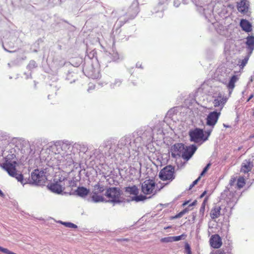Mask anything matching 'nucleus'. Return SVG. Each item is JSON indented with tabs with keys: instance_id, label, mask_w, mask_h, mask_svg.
I'll list each match as a JSON object with an SVG mask.
<instances>
[{
	"instance_id": "nucleus-15",
	"label": "nucleus",
	"mask_w": 254,
	"mask_h": 254,
	"mask_svg": "<svg viewBox=\"0 0 254 254\" xmlns=\"http://www.w3.org/2000/svg\"><path fill=\"white\" fill-rule=\"evenodd\" d=\"M210 246L215 249L219 248L222 245L221 237L217 234L211 236L209 240Z\"/></svg>"
},
{
	"instance_id": "nucleus-18",
	"label": "nucleus",
	"mask_w": 254,
	"mask_h": 254,
	"mask_svg": "<svg viewBox=\"0 0 254 254\" xmlns=\"http://www.w3.org/2000/svg\"><path fill=\"white\" fill-rule=\"evenodd\" d=\"M249 1L247 0H241L238 3L237 8L239 11L242 13H246L248 10Z\"/></svg>"
},
{
	"instance_id": "nucleus-33",
	"label": "nucleus",
	"mask_w": 254,
	"mask_h": 254,
	"mask_svg": "<svg viewBox=\"0 0 254 254\" xmlns=\"http://www.w3.org/2000/svg\"><path fill=\"white\" fill-rule=\"evenodd\" d=\"M36 66V63L34 61H30L27 66L28 68L29 69L35 67Z\"/></svg>"
},
{
	"instance_id": "nucleus-40",
	"label": "nucleus",
	"mask_w": 254,
	"mask_h": 254,
	"mask_svg": "<svg viewBox=\"0 0 254 254\" xmlns=\"http://www.w3.org/2000/svg\"><path fill=\"white\" fill-rule=\"evenodd\" d=\"M206 191H204V192H203L201 194V195H200V197L201 198V197H203V196L205 195V194H206Z\"/></svg>"
},
{
	"instance_id": "nucleus-47",
	"label": "nucleus",
	"mask_w": 254,
	"mask_h": 254,
	"mask_svg": "<svg viewBox=\"0 0 254 254\" xmlns=\"http://www.w3.org/2000/svg\"><path fill=\"white\" fill-rule=\"evenodd\" d=\"M223 126H224V127H229V126H227V125H226L225 124H223Z\"/></svg>"
},
{
	"instance_id": "nucleus-4",
	"label": "nucleus",
	"mask_w": 254,
	"mask_h": 254,
	"mask_svg": "<svg viewBox=\"0 0 254 254\" xmlns=\"http://www.w3.org/2000/svg\"><path fill=\"white\" fill-rule=\"evenodd\" d=\"M14 154H9L5 157V161L3 164V168L8 174L13 177L15 178L18 182L23 183V175L18 174L16 170V166L17 164Z\"/></svg>"
},
{
	"instance_id": "nucleus-3",
	"label": "nucleus",
	"mask_w": 254,
	"mask_h": 254,
	"mask_svg": "<svg viewBox=\"0 0 254 254\" xmlns=\"http://www.w3.org/2000/svg\"><path fill=\"white\" fill-rule=\"evenodd\" d=\"M196 150V147L192 145L185 146L183 143H176L171 148L170 152L173 158L182 157L184 159L188 160Z\"/></svg>"
},
{
	"instance_id": "nucleus-37",
	"label": "nucleus",
	"mask_w": 254,
	"mask_h": 254,
	"mask_svg": "<svg viewBox=\"0 0 254 254\" xmlns=\"http://www.w3.org/2000/svg\"><path fill=\"white\" fill-rule=\"evenodd\" d=\"M216 254H231L230 253H225L223 250H219L216 251Z\"/></svg>"
},
{
	"instance_id": "nucleus-29",
	"label": "nucleus",
	"mask_w": 254,
	"mask_h": 254,
	"mask_svg": "<svg viewBox=\"0 0 254 254\" xmlns=\"http://www.w3.org/2000/svg\"><path fill=\"white\" fill-rule=\"evenodd\" d=\"M0 251L5 254H16L10 251L7 249L2 248L0 246Z\"/></svg>"
},
{
	"instance_id": "nucleus-38",
	"label": "nucleus",
	"mask_w": 254,
	"mask_h": 254,
	"mask_svg": "<svg viewBox=\"0 0 254 254\" xmlns=\"http://www.w3.org/2000/svg\"><path fill=\"white\" fill-rule=\"evenodd\" d=\"M174 6H175L176 7H178L179 5H180V2L179 1H177V0H175L174 2Z\"/></svg>"
},
{
	"instance_id": "nucleus-20",
	"label": "nucleus",
	"mask_w": 254,
	"mask_h": 254,
	"mask_svg": "<svg viewBox=\"0 0 254 254\" xmlns=\"http://www.w3.org/2000/svg\"><path fill=\"white\" fill-rule=\"evenodd\" d=\"M130 143V138L129 136H125L122 137L119 141L118 146L121 149H123Z\"/></svg>"
},
{
	"instance_id": "nucleus-6",
	"label": "nucleus",
	"mask_w": 254,
	"mask_h": 254,
	"mask_svg": "<svg viewBox=\"0 0 254 254\" xmlns=\"http://www.w3.org/2000/svg\"><path fill=\"white\" fill-rule=\"evenodd\" d=\"M159 190L155 182L152 180H147L141 184V191L145 194H155Z\"/></svg>"
},
{
	"instance_id": "nucleus-16",
	"label": "nucleus",
	"mask_w": 254,
	"mask_h": 254,
	"mask_svg": "<svg viewBox=\"0 0 254 254\" xmlns=\"http://www.w3.org/2000/svg\"><path fill=\"white\" fill-rule=\"evenodd\" d=\"M97 190V191L94 192V194L92 196V200L94 202H99L104 201V197L101 195H99L97 194L98 192H102L103 189L102 187L98 185H96L94 186V190Z\"/></svg>"
},
{
	"instance_id": "nucleus-34",
	"label": "nucleus",
	"mask_w": 254,
	"mask_h": 254,
	"mask_svg": "<svg viewBox=\"0 0 254 254\" xmlns=\"http://www.w3.org/2000/svg\"><path fill=\"white\" fill-rule=\"evenodd\" d=\"M185 250L187 254H192L191 252L190 247L189 244L186 243L185 244Z\"/></svg>"
},
{
	"instance_id": "nucleus-32",
	"label": "nucleus",
	"mask_w": 254,
	"mask_h": 254,
	"mask_svg": "<svg viewBox=\"0 0 254 254\" xmlns=\"http://www.w3.org/2000/svg\"><path fill=\"white\" fill-rule=\"evenodd\" d=\"M211 166V164L210 163H208L205 167V168L203 169L202 172H201V173L200 174V176L201 177L202 176H203L205 173L207 171V170H208V169L209 168L210 166Z\"/></svg>"
},
{
	"instance_id": "nucleus-13",
	"label": "nucleus",
	"mask_w": 254,
	"mask_h": 254,
	"mask_svg": "<svg viewBox=\"0 0 254 254\" xmlns=\"http://www.w3.org/2000/svg\"><path fill=\"white\" fill-rule=\"evenodd\" d=\"M220 114V112L213 111L207 115L206 124V125L210 127V128H212V130L216 124Z\"/></svg>"
},
{
	"instance_id": "nucleus-25",
	"label": "nucleus",
	"mask_w": 254,
	"mask_h": 254,
	"mask_svg": "<svg viewBox=\"0 0 254 254\" xmlns=\"http://www.w3.org/2000/svg\"><path fill=\"white\" fill-rule=\"evenodd\" d=\"M58 222L68 228H71L74 229L77 228V226L75 224L72 223L71 222H63L62 221H59Z\"/></svg>"
},
{
	"instance_id": "nucleus-24",
	"label": "nucleus",
	"mask_w": 254,
	"mask_h": 254,
	"mask_svg": "<svg viewBox=\"0 0 254 254\" xmlns=\"http://www.w3.org/2000/svg\"><path fill=\"white\" fill-rule=\"evenodd\" d=\"M250 55H251L249 54L248 55L245 57L244 59L239 62V66L241 68H243V67L246 65Z\"/></svg>"
},
{
	"instance_id": "nucleus-50",
	"label": "nucleus",
	"mask_w": 254,
	"mask_h": 254,
	"mask_svg": "<svg viewBox=\"0 0 254 254\" xmlns=\"http://www.w3.org/2000/svg\"><path fill=\"white\" fill-rule=\"evenodd\" d=\"M251 138H254V134L253 135H252V136H251Z\"/></svg>"
},
{
	"instance_id": "nucleus-44",
	"label": "nucleus",
	"mask_w": 254,
	"mask_h": 254,
	"mask_svg": "<svg viewBox=\"0 0 254 254\" xmlns=\"http://www.w3.org/2000/svg\"><path fill=\"white\" fill-rule=\"evenodd\" d=\"M204 202H203V206H202L201 207V208H200V211L203 210V209H204Z\"/></svg>"
},
{
	"instance_id": "nucleus-9",
	"label": "nucleus",
	"mask_w": 254,
	"mask_h": 254,
	"mask_svg": "<svg viewBox=\"0 0 254 254\" xmlns=\"http://www.w3.org/2000/svg\"><path fill=\"white\" fill-rule=\"evenodd\" d=\"M31 179L32 183L40 185L45 182L46 178L44 171L36 169L31 173Z\"/></svg>"
},
{
	"instance_id": "nucleus-27",
	"label": "nucleus",
	"mask_w": 254,
	"mask_h": 254,
	"mask_svg": "<svg viewBox=\"0 0 254 254\" xmlns=\"http://www.w3.org/2000/svg\"><path fill=\"white\" fill-rule=\"evenodd\" d=\"M121 83L122 82L120 80L116 79L114 82L110 84V87L113 89L116 88V87L120 86Z\"/></svg>"
},
{
	"instance_id": "nucleus-35",
	"label": "nucleus",
	"mask_w": 254,
	"mask_h": 254,
	"mask_svg": "<svg viewBox=\"0 0 254 254\" xmlns=\"http://www.w3.org/2000/svg\"><path fill=\"white\" fill-rule=\"evenodd\" d=\"M201 177L199 176L196 180L193 182V183L190 185V189H191L193 186L197 184L198 181L200 180Z\"/></svg>"
},
{
	"instance_id": "nucleus-42",
	"label": "nucleus",
	"mask_w": 254,
	"mask_h": 254,
	"mask_svg": "<svg viewBox=\"0 0 254 254\" xmlns=\"http://www.w3.org/2000/svg\"><path fill=\"white\" fill-rule=\"evenodd\" d=\"M254 95L253 94L251 95V96L249 97L248 101H250L253 97Z\"/></svg>"
},
{
	"instance_id": "nucleus-2",
	"label": "nucleus",
	"mask_w": 254,
	"mask_h": 254,
	"mask_svg": "<svg viewBox=\"0 0 254 254\" xmlns=\"http://www.w3.org/2000/svg\"><path fill=\"white\" fill-rule=\"evenodd\" d=\"M239 79V76L238 75H233L231 76L230 77L229 81H227L226 78H219L220 81L224 84L228 89L229 96L227 97L226 96H224L222 93H219L218 95L214 97L213 104L215 107L218 108V112H221V111L227 102L228 98L231 96L235 87V83Z\"/></svg>"
},
{
	"instance_id": "nucleus-5",
	"label": "nucleus",
	"mask_w": 254,
	"mask_h": 254,
	"mask_svg": "<svg viewBox=\"0 0 254 254\" xmlns=\"http://www.w3.org/2000/svg\"><path fill=\"white\" fill-rule=\"evenodd\" d=\"M212 132V128L207 129L204 132L202 129L196 128L190 130L189 136L191 141L202 143L206 141Z\"/></svg>"
},
{
	"instance_id": "nucleus-26",
	"label": "nucleus",
	"mask_w": 254,
	"mask_h": 254,
	"mask_svg": "<svg viewBox=\"0 0 254 254\" xmlns=\"http://www.w3.org/2000/svg\"><path fill=\"white\" fill-rule=\"evenodd\" d=\"M245 184V179L241 177H240L237 181V185L238 188L241 189L244 187Z\"/></svg>"
},
{
	"instance_id": "nucleus-22",
	"label": "nucleus",
	"mask_w": 254,
	"mask_h": 254,
	"mask_svg": "<svg viewBox=\"0 0 254 254\" xmlns=\"http://www.w3.org/2000/svg\"><path fill=\"white\" fill-rule=\"evenodd\" d=\"M75 192L78 196L85 197L88 194L89 190L84 187H78Z\"/></svg>"
},
{
	"instance_id": "nucleus-10",
	"label": "nucleus",
	"mask_w": 254,
	"mask_h": 254,
	"mask_svg": "<svg viewBox=\"0 0 254 254\" xmlns=\"http://www.w3.org/2000/svg\"><path fill=\"white\" fill-rule=\"evenodd\" d=\"M174 169L171 166H167L161 170L160 178L163 181L172 180L174 179Z\"/></svg>"
},
{
	"instance_id": "nucleus-28",
	"label": "nucleus",
	"mask_w": 254,
	"mask_h": 254,
	"mask_svg": "<svg viewBox=\"0 0 254 254\" xmlns=\"http://www.w3.org/2000/svg\"><path fill=\"white\" fill-rule=\"evenodd\" d=\"M186 237V235L185 234H182L180 236H172L173 237V241L176 242L179 241L182 239H184Z\"/></svg>"
},
{
	"instance_id": "nucleus-19",
	"label": "nucleus",
	"mask_w": 254,
	"mask_h": 254,
	"mask_svg": "<svg viewBox=\"0 0 254 254\" xmlns=\"http://www.w3.org/2000/svg\"><path fill=\"white\" fill-rule=\"evenodd\" d=\"M247 48L249 54L251 55L253 50H254V36H248L246 38Z\"/></svg>"
},
{
	"instance_id": "nucleus-46",
	"label": "nucleus",
	"mask_w": 254,
	"mask_h": 254,
	"mask_svg": "<svg viewBox=\"0 0 254 254\" xmlns=\"http://www.w3.org/2000/svg\"><path fill=\"white\" fill-rule=\"evenodd\" d=\"M3 46V48H4V50H5V51H7V52H12L11 51H8L7 49H6L4 48V45H3V46Z\"/></svg>"
},
{
	"instance_id": "nucleus-30",
	"label": "nucleus",
	"mask_w": 254,
	"mask_h": 254,
	"mask_svg": "<svg viewBox=\"0 0 254 254\" xmlns=\"http://www.w3.org/2000/svg\"><path fill=\"white\" fill-rule=\"evenodd\" d=\"M161 242H165V243H168V242H172L173 241V237H165L162 238L161 239Z\"/></svg>"
},
{
	"instance_id": "nucleus-45",
	"label": "nucleus",
	"mask_w": 254,
	"mask_h": 254,
	"mask_svg": "<svg viewBox=\"0 0 254 254\" xmlns=\"http://www.w3.org/2000/svg\"><path fill=\"white\" fill-rule=\"evenodd\" d=\"M194 204H195V202H192L191 204H190L189 206V207H190V206H192L194 205Z\"/></svg>"
},
{
	"instance_id": "nucleus-21",
	"label": "nucleus",
	"mask_w": 254,
	"mask_h": 254,
	"mask_svg": "<svg viewBox=\"0 0 254 254\" xmlns=\"http://www.w3.org/2000/svg\"><path fill=\"white\" fill-rule=\"evenodd\" d=\"M240 26L242 29L246 32H249L252 31V25L251 23L247 20H241L240 22Z\"/></svg>"
},
{
	"instance_id": "nucleus-1",
	"label": "nucleus",
	"mask_w": 254,
	"mask_h": 254,
	"mask_svg": "<svg viewBox=\"0 0 254 254\" xmlns=\"http://www.w3.org/2000/svg\"><path fill=\"white\" fill-rule=\"evenodd\" d=\"M72 146L67 142L59 141L51 144L46 152H51V157L48 156L45 160L48 165L53 167H57L59 169H63L70 166L74 162V154L71 153Z\"/></svg>"
},
{
	"instance_id": "nucleus-48",
	"label": "nucleus",
	"mask_w": 254,
	"mask_h": 254,
	"mask_svg": "<svg viewBox=\"0 0 254 254\" xmlns=\"http://www.w3.org/2000/svg\"><path fill=\"white\" fill-rule=\"evenodd\" d=\"M208 20H209L210 22H211L212 24H213V23H214V22H213V21H212L211 20H210V19H208Z\"/></svg>"
},
{
	"instance_id": "nucleus-17",
	"label": "nucleus",
	"mask_w": 254,
	"mask_h": 254,
	"mask_svg": "<svg viewBox=\"0 0 254 254\" xmlns=\"http://www.w3.org/2000/svg\"><path fill=\"white\" fill-rule=\"evenodd\" d=\"M253 167V163L250 159L245 160L242 164L241 172L244 173H248Z\"/></svg>"
},
{
	"instance_id": "nucleus-43",
	"label": "nucleus",
	"mask_w": 254,
	"mask_h": 254,
	"mask_svg": "<svg viewBox=\"0 0 254 254\" xmlns=\"http://www.w3.org/2000/svg\"><path fill=\"white\" fill-rule=\"evenodd\" d=\"M136 66H137V67H140V68H141V64H140L139 63H137V64H136Z\"/></svg>"
},
{
	"instance_id": "nucleus-11",
	"label": "nucleus",
	"mask_w": 254,
	"mask_h": 254,
	"mask_svg": "<svg viewBox=\"0 0 254 254\" xmlns=\"http://www.w3.org/2000/svg\"><path fill=\"white\" fill-rule=\"evenodd\" d=\"M126 192L128 194L134 195V196L131 198V200L136 202L143 201L147 198L145 196L143 195H137L138 189L135 186L126 188Z\"/></svg>"
},
{
	"instance_id": "nucleus-8",
	"label": "nucleus",
	"mask_w": 254,
	"mask_h": 254,
	"mask_svg": "<svg viewBox=\"0 0 254 254\" xmlns=\"http://www.w3.org/2000/svg\"><path fill=\"white\" fill-rule=\"evenodd\" d=\"M65 178L64 177H61L57 179L56 177L54 180V183L50 185L49 188L52 191L57 193H61L65 186L64 181Z\"/></svg>"
},
{
	"instance_id": "nucleus-12",
	"label": "nucleus",
	"mask_w": 254,
	"mask_h": 254,
	"mask_svg": "<svg viewBox=\"0 0 254 254\" xmlns=\"http://www.w3.org/2000/svg\"><path fill=\"white\" fill-rule=\"evenodd\" d=\"M85 74L89 78L97 79L100 76L99 67L98 64L96 67L91 65L89 67H85L83 68Z\"/></svg>"
},
{
	"instance_id": "nucleus-31",
	"label": "nucleus",
	"mask_w": 254,
	"mask_h": 254,
	"mask_svg": "<svg viewBox=\"0 0 254 254\" xmlns=\"http://www.w3.org/2000/svg\"><path fill=\"white\" fill-rule=\"evenodd\" d=\"M187 212H188V209L186 208V209H184L183 210H182V211H181L179 213L177 214L175 216V218H180V217H182Z\"/></svg>"
},
{
	"instance_id": "nucleus-36",
	"label": "nucleus",
	"mask_w": 254,
	"mask_h": 254,
	"mask_svg": "<svg viewBox=\"0 0 254 254\" xmlns=\"http://www.w3.org/2000/svg\"><path fill=\"white\" fill-rule=\"evenodd\" d=\"M114 55L113 56V60L114 61H116L119 59V56L117 53H114Z\"/></svg>"
},
{
	"instance_id": "nucleus-39",
	"label": "nucleus",
	"mask_w": 254,
	"mask_h": 254,
	"mask_svg": "<svg viewBox=\"0 0 254 254\" xmlns=\"http://www.w3.org/2000/svg\"><path fill=\"white\" fill-rule=\"evenodd\" d=\"M166 1L167 0H159V3H163Z\"/></svg>"
},
{
	"instance_id": "nucleus-49",
	"label": "nucleus",
	"mask_w": 254,
	"mask_h": 254,
	"mask_svg": "<svg viewBox=\"0 0 254 254\" xmlns=\"http://www.w3.org/2000/svg\"><path fill=\"white\" fill-rule=\"evenodd\" d=\"M159 16H160V17H162V16H163V14L161 13V15H159Z\"/></svg>"
},
{
	"instance_id": "nucleus-7",
	"label": "nucleus",
	"mask_w": 254,
	"mask_h": 254,
	"mask_svg": "<svg viewBox=\"0 0 254 254\" xmlns=\"http://www.w3.org/2000/svg\"><path fill=\"white\" fill-rule=\"evenodd\" d=\"M105 196L112 202H120L121 191L117 188H110L106 191Z\"/></svg>"
},
{
	"instance_id": "nucleus-23",
	"label": "nucleus",
	"mask_w": 254,
	"mask_h": 254,
	"mask_svg": "<svg viewBox=\"0 0 254 254\" xmlns=\"http://www.w3.org/2000/svg\"><path fill=\"white\" fill-rule=\"evenodd\" d=\"M221 208L220 206H216L214 207L211 212L210 216L212 219L218 218L220 215Z\"/></svg>"
},
{
	"instance_id": "nucleus-41",
	"label": "nucleus",
	"mask_w": 254,
	"mask_h": 254,
	"mask_svg": "<svg viewBox=\"0 0 254 254\" xmlns=\"http://www.w3.org/2000/svg\"><path fill=\"white\" fill-rule=\"evenodd\" d=\"M4 194L2 192V191L0 190V196H2V197H3L4 196Z\"/></svg>"
},
{
	"instance_id": "nucleus-14",
	"label": "nucleus",
	"mask_w": 254,
	"mask_h": 254,
	"mask_svg": "<svg viewBox=\"0 0 254 254\" xmlns=\"http://www.w3.org/2000/svg\"><path fill=\"white\" fill-rule=\"evenodd\" d=\"M238 200V196L236 192H230L229 194L227 195L226 198L227 207L232 209L237 203Z\"/></svg>"
}]
</instances>
